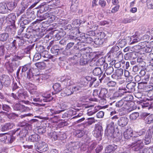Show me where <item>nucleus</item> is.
I'll list each match as a JSON object with an SVG mask.
<instances>
[{
  "instance_id": "1",
  "label": "nucleus",
  "mask_w": 153,
  "mask_h": 153,
  "mask_svg": "<svg viewBox=\"0 0 153 153\" xmlns=\"http://www.w3.org/2000/svg\"><path fill=\"white\" fill-rule=\"evenodd\" d=\"M9 24L10 25L7 26L5 29V31L7 33H3L0 34V41L2 42L6 41L9 38L8 34L13 35L16 32V27L15 24L14 20H9Z\"/></svg>"
},
{
  "instance_id": "2",
  "label": "nucleus",
  "mask_w": 153,
  "mask_h": 153,
  "mask_svg": "<svg viewBox=\"0 0 153 153\" xmlns=\"http://www.w3.org/2000/svg\"><path fill=\"white\" fill-rule=\"evenodd\" d=\"M119 48L117 46H114L110 50L108 53H107V56L108 59L109 60L111 58H113V57L116 56L117 53L118 54L117 56V58L120 57L123 58V54L121 52H117L119 50Z\"/></svg>"
},
{
  "instance_id": "3",
  "label": "nucleus",
  "mask_w": 153,
  "mask_h": 153,
  "mask_svg": "<svg viewBox=\"0 0 153 153\" xmlns=\"http://www.w3.org/2000/svg\"><path fill=\"white\" fill-rule=\"evenodd\" d=\"M131 147L133 150L135 151H140L144 146L143 141L141 140L137 139L135 142L132 143L128 145Z\"/></svg>"
},
{
  "instance_id": "4",
  "label": "nucleus",
  "mask_w": 153,
  "mask_h": 153,
  "mask_svg": "<svg viewBox=\"0 0 153 153\" xmlns=\"http://www.w3.org/2000/svg\"><path fill=\"white\" fill-rule=\"evenodd\" d=\"M96 59V57L92 58L89 53H86L82 55L80 58L79 62L81 65H83L87 64L89 60H91L92 62L95 61Z\"/></svg>"
},
{
  "instance_id": "5",
  "label": "nucleus",
  "mask_w": 153,
  "mask_h": 153,
  "mask_svg": "<svg viewBox=\"0 0 153 153\" xmlns=\"http://www.w3.org/2000/svg\"><path fill=\"white\" fill-rule=\"evenodd\" d=\"M105 134L108 139L109 138H114L117 142L120 141L122 138L121 135L119 134V136L116 137L115 135L114 131L109 129L106 128L105 130Z\"/></svg>"
},
{
  "instance_id": "6",
  "label": "nucleus",
  "mask_w": 153,
  "mask_h": 153,
  "mask_svg": "<svg viewBox=\"0 0 153 153\" xmlns=\"http://www.w3.org/2000/svg\"><path fill=\"white\" fill-rule=\"evenodd\" d=\"M27 78L30 79L33 77L35 80L36 82L37 83H41L43 81V75H34L33 73L30 71H28L27 72Z\"/></svg>"
},
{
  "instance_id": "7",
  "label": "nucleus",
  "mask_w": 153,
  "mask_h": 153,
  "mask_svg": "<svg viewBox=\"0 0 153 153\" xmlns=\"http://www.w3.org/2000/svg\"><path fill=\"white\" fill-rule=\"evenodd\" d=\"M36 150L39 153H42L46 151L48 149V144L45 142L39 143V144L35 147Z\"/></svg>"
},
{
  "instance_id": "8",
  "label": "nucleus",
  "mask_w": 153,
  "mask_h": 153,
  "mask_svg": "<svg viewBox=\"0 0 153 153\" xmlns=\"http://www.w3.org/2000/svg\"><path fill=\"white\" fill-rule=\"evenodd\" d=\"M31 2L30 0H25L21 2V6L19 8V13H23L25 10L30 5Z\"/></svg>"
},
{
  "instance_id": "9",
  "label": "nucleus",
  "mask_w": 153,
  "mask_h": 153,
  "mask_svg": "<svg viewBox=\"0 0 153 153\" xmlns=\"http://www.w3.org/2000/svg\"><path fill=\"white\" fill-rule=\"evenodd\" d=\"M13 132L14 134H16L17 136H19L22 137H25L26 136L28 132L25 128L23 129L18 128L17 129H14L13 130Z\"/></svg>"
},
{
  "instance_id": "10",
  "label": "nucleus",
  "mask_w": 153,
  "mask_h": 153,
  "mask_svg": "<svg viewBox=\"0 0 153 153\" xmlns=\"http://www.w3.org/2000/svg\"><path fill=\"white\" fill-rule=\"evenodd\" d=\"M128 118L126 116L121 117L117 121V124L120 127H125L128 124Z\"/></svg>"
},
{
  "instance_id": "11",
  "label": "nucleus",
  "mask_w": 153,
  "mask_h": 153,
  "mask_svg": "<svg viewBox=\"0 0 153 153\" xmlns=\"http://www.w3.org/2000/svg\"><path fill=\"white\" fill-rule=\"evenodd\" d=\"M17 94L18 95V100L22 101L24 100L27 97L26 92L22 89H20L18 91Z\"/></svg>"
},
{
  "instance_id": "12",
  "label": "nucleus",
  "mask_w": 153,
  "mask_h": 153,
  "mask_svg": "<svg viewBox=\"0 0 153 153\" xmlns=\"http://www.w3.org/2000/svg\"><path fill=\"white\" fill-rule=\"evenodd\" d=\"M15 126V124L11 123H5L1 126V131H5L11 129Z\"/></svg>"
},
{
  "instance_id": "13",
  "label": "nucleus",
  "mask_w": 153,
  "mask_h": 153,
  "mask_svg": "<svg viewBox=\"0 0 153 153\" xmlns=\"http://www.w3.org/2000/svg\"><path fill=\"white\" fill-rule=\"evenodd\" d=\"M105 72L107 75H110L113 72L114 69L113 67L108 66V64L105 63L103 66Z\"/></svg>"
},
{
  "instance_id": "14",
  "label": "nucleus",
  "mask_w": 153,
  "mask_h": 153,
  "mask_svg": "<svg viewBox=\"0 0 153 153\" xmlns=\"http://www.w3.org/2000/svg\"><path fill=\"white\" fill-rule=\"evenodd\" d=\"M133 135V131L130 128L126 129L124 132V137L127 140L130 139L132 137Z\"/></svg>"
},
{
  "instance_id": "15",
  "label": "nucleus",
  "mask_w": 153,
  "mask_h": 153,
  "mask_svg": "<svg viewBox=\"0 0 153 153\" xmlns=\"http://www.w3.org/2000/svg\"><path fill=\"white\" fill-rule=\"evenodd\" d=\"M1 81L3 85L6 87L8 86L10 82V78L7 75H4L2 76Z\"/></svg>"
},
{
  "instance_id": "16",
  "label": "nucleus",
  "mask_w": 153,
  "mask_h": 153,
  "mask_svg": "<svg viewBox=\"0 0 153 153\" xmlns=\"http://www.w3.org/2000/svg\"><path fill=\"white\" fill-rule=\"evenodd\" d=\"M136 83L134 82H131L128 83L126 85V88L128 89V92H132L135 91V86Z\"/></svg>"
},
{
  "instance_id": "17",
  "label": "nucleus",
  "mask_w": 153,
  "mask_h": 153,
  "mask_svg": "<svg viewBox=\"0 0 153 153\" xmlns=\"http://www.w3.org/2000/svg\"><path fill=\"white\" fill-rule=\"evenodd\" d=\"M117 148V146L114 144L108 146L105 149V153H113L114 151Z\"/></svg>"
},
{
  "instance_id": "18",
  "label": "nucleus",
  "mask_w": 153,
  "mask_h": 153,
  "mask_svg": "<svg viewBox=\"0 0 153 153\" xmlns=\"http://www.w3.org/2000/svg\"><path fill=\"white\" fill-rule=\"evenodd\" d=\"M26 108L24 105L16 103L14 106L13 108L15 111H19L22 112L25 111Z\"/></svg>"
},
{
  "instance_id": "19",
  "label": "nucleus",
  "mask_w": 153,
  "mask_h": 153,
  "mask_svg": "<svg viewBox=\"0 0 153 153\" xmlns=\"http://www.w3.org/2000/svg\"><path fill=\"white\" fill-rule=\"evenodd\" d=\"M102 127L100 126H96L94 131V136L96 137H98L101 136L102 131Z\"/></svg>"
},
{
  "instance_id": "20",
  "label": "nucleus",
  "mask_w": 153,
  "mask_h": 153,
  "mask_svg": "<svg viewBox=\"0 0 153 153\" xmlns=\"http://www.w3.org/2000/svg\"><path fill=\"white\" fill-rule=\"evenodd\" d=\"M151 137L152 135L149 132H146L144 139H143L145 144L148 145L151 142Z\"/></svg>"
},
{
  "instance_id": "21",
  "label": "nucleus",
  "mask_w": 153,
  "mask_h": 153,
  "mask_svg": "<svg viewBox=\"0 0 153 153\" xmlns=\"http://www.w3.org/2000/svg\"><path fill=\"white\" fill-rule=\"evenodd\" d=\"M127 102L124 101L123 99L116 103V106L117 107L123 106L124 108H128V107L127 106Z\"/></svg>"
},
{
  "instance_id": "22",
  "label": "nucleus",
  "mask_w": 153,
  "mask_h": 153,
  "mask_svg": "<svg viewBox=\"0 0 153 153\" xmlns=\"http://www.w3.org/2000/svg\"><path fill=\"white\" fill-rule=\"evenodd\" d=\"M82 35V38L81 40L82 42H86L88 43H90L93 41V39L90 37L86 36L85 34L83 33Z\"/></svg>"
},
{
  "instance_id": "23",
  "label": "nucleus",
  "mask_w": 153,
  "mask_h": 153,
  "mask_svg": "<svg viewBox=\"0 0 153 153\" xmlns=\"http://www.w3.org/2000/svg\"><path fill=\"white\" fill-rule=\"evenodd\" d=\"M108 93V90L106 89L102 88L100 91L98 96L101 98L104 99L106 97Z\"/></svg>"
},
{
  "instance_id": "24",
  "label": "nucleus",
  "mask_w": 153,
  "mask_h": 153,
  "mask_svg": "<svg viewBox=\"0 0 153 153\" xmlns=\"http://www.w3.org/2000/svg\"><path fill=\"white\" fill-rule=\"evenodd\" d=\"M40 138V136L38 134H35L29 136L28 140L30 142H37L39 140Z\"/></svg>"
},
{
  "instance_id": "25",
  "label": "nucleus",
  "mask_w": 153,
  "mask_h": 153,
  "mask_svg": "<svg viewBox=\"0 0 153 153\" xmlns=\"http://www.w3.org/2000/svg\"><path fill=\"white\" fill-rule=\"evenodd\" d=\"M8 12L7 5L4 3H0V13H5Z\"/></svg>"
},
{
  "instance_id": "26",
  "label": "nucleus",
  "mask_w": 153,
  "mask_h": 153,
  "mask_svg": "<svg viewBox=\"0 0 153 153\" xmlns=\"http://www.w3.org/2000/svg\"><path fill=\"white\" fill-rule=\"evenodd\" d=\"M41 49H43V51L41 53L42 56L45 58L47 59H51L53 57V56L50 54H48V52L44 50V48L43 46H41L40 47Z\"/></svg>"
},
{
  "instance_id": "27",
  "label": "nucleus",
  "mask_w": 153,
  "mask_h": 153,
  "mask_svg": "<svg viewBox=\"0 0 153 153\" xmlns=\"http://www.w3.org/2000/svg\"><path fill=\"white\" fill-rule=\"evenodd\" d=\"M98 26L97 25H93L92 27V30L87 32L85 35H86V36H94L95 35V33L94 31L93 30H97L98 28Z\"/></svg>"
},
{
  "instance_id": "28",
  "label": "nucleus",
  "mask_w": 153,
  "mask_h": 153,
  "mask_svg": "<svg viewBox=\"0 0 153 153\" xmlns=\"http://www.w3.org/2000/svg\"><path fill=\"white\" fill-rule=\"evenodd\" d=\"M53 88L56 92V94L62 90V88L60 84L58 83H55L53 86Z\"/></svg>"
},
{
  "instance_id": "29",
  "label": "nucleus",
  "mask_w": 153,
  "mask_h": 153,
  "mask_svg": "<svg viewBox=\"0 0 153 153\" xmlns=\"http://www.w3.org/2000/svg\"><path fill=\"white\" fill-rule=\"evenodd\" d=\"M123 70L122 68L118 69L115 71V73L111 76V77L113 78L114 76L117 77L121 76L123 74Z\"/></svg>"
},
{
  "instance_id": "30",
  "label": "nucleus",
  "mask_w": 153,
  "mask_h": 153,
  "mask_svg": "<svg viewBox=\"0 0 153 153\" xmlns=\"http://www.w3.org/2000/svg\"><path fill=\"white\" fill-rule=\"evenodd\" d=\"M81 53H75L74 55L72 57L69 58L70 60L71 61H72V60H75L76 62H77L78 61V60L79 59V58H80L82 56Z\"/></svg>"
},
{
  "instance_id": "31",
  "label": "nucleus",
  "mask_w": 153,
  "mask_h": 153,
  "mask_svg": "<svg viewBox=\"0 0 153 153\" xmlns=\"http://www.w3.org/2000/svg\"><path fill=\"white\" fill-rule=\"evenodd\" d=\"M49 136L53 141L58 140V134L55 131L51 132L49 134Z\"/></svg>"
},
{
  "instance_id": "32",
  "label": "nucleus",
  "mask_w": 153,
  "mask_h": 153,
  "mask_svg": "<svg viewBox=\"0 0 153 153\" xmlns=\"http://www.w3.org/2000/svg\"><path fill=\"white\" fill-rule=\"evenodd\" d=\"M7 117L10 120H13L17 119L18 115L14 113H6Z\"/></svg>"
},
{
  "instance_id": "33",
  "label": "nucleus",
  "mask_w": 153,
  "mask_h": 153,
  "mask_svg": "<svg viewBox=\"0 0 153 153\" xmlns=\"http://www.w3.org/2000/svg\"><path fill=\"white\" fill-rule=\"evenodd\" d=\"M103 72L100 67H96L93 71V74L95 76H99Z\"/></svg>"
},
{
  "instance_id": "34",
  "label": "nucleus",
  "mask_w": 153,
  "mask_h": 153,
  "mask_svg": "<svg viewBox=\"0 0 153 153\" xmlns=\"http://www.w3.org/2000/svg\"><path fill=\"white\" fill-rule=\"evenodd\" d=\"M17 3L14 2H11L7 5L8 10H11L17 6Z\"/></svg>"
},
{
  "instance_id": "35",
  "label": "nucleus",
  "mask_w": 153,
  "mask_h": 153,
  "mask_svg": "<svg viewBox=\"0 0 153 153\" xmlns=\"http://www.w3.org/2000/svg\"><path fill=\"white\" fill-rule=\"evenodd\" d=\"M133 99V96L129 94L126 97L123 98V100H124V101L127 102V106L128 107V105H129L130 104V102Z\"/></svg>"
},
{
  "instance_id": "36",
  "label": "nucleus",
  "mask_w": 153,
  "mask_h": 153,
  "mask_svg": "<svg viewBox=\"0 0 153 153\" xmlns=\"http://www.w3.org/2000/svg\"><path fill=\"white\" fill-rule=\"evenodd\" d=\"M105 41V39L100 38H96L95 39L94 42V43L98 46L102 45Z\"/></svg>"
},
{
  "instance_id": "37",
  "label": "nucleus",
  "mask_w": 153,
  "mask_h": 153,
  "mask_svg": "<svg viewBox=\"0 0 153 153\" xmlns=\"http://www.w3.org/2000/svg\"><path fill=\"white\" fill-rule=\"evenodd\" d=\"M44 98L43 100L46 102H49L51 101L53 99V97L51 96L50 94H45L43 96Z\"/></svg>"
},
{
  "instance_id": "38",
  "label": "nucleus",
  "mask_w": 153,
  "mask_h": 153,
  "mask_svg": "<svg viewBox=\"0 0 153 153\" xmlns=\"http://www.w3.org/2000/svg\"><path fill=\"white\" fill-rule=\"evenodd\" d=\"M142 1L143 2H146V4L148 8L153 9V0H142Z\"/></svg>"
},
{
  "instance_id": "39",
  "label": "nucleus",
  "mask_w": 153,
  "mask_h": 153,
  "mask_svg": "<svg viewBox=\"0 0 153 153\" xmlns=\"http://www.w3.org/2000/svg\"><path fill=\"white\" fill-rule=\"evenodd\" d=\"M35 65L37 68L41 69H44L46 66V64L43 62L36 63Z\"/></svg>"
},
{
  "instance_id": "40",
  "label": "nucleus",
  "mask_w": 153,
  "mask_h": 153,
  "mask_svg": "<svg viewBox=\"0 0 153 153\" xmlns=\"http://www.w3.org/2000/svg\"><path fill=\"white\" fill-rule=\"evenodd\" d=\"M31 64L28 63L22 67V72H25L27 70H28V71H30L31 70Z\"/></svg>"
},
{
  "instance_id": "41",
  "label": "nucleus",
  "mask_w": 153,
  "mask_h": 153,
  "mask_svg": "<svg viewBox=\"0 0 153 153\" xmlns=\"http://www.w3.org/2000/svg\"><path fill=\"white\" fill-rule=\"evenodd\" d=\"M139 113L137 112L133 113L130 114L129 118L131 120H135L139 116Z\"/></svg>"
},
{
  "instance_id": "42",
  "label": "nucleus",
  "mask_w": 153,
  "mask_h": 153,
  "mask_svg": "<svg viewBox=\"0 0 153 153\" xmlns=\"http://www.w3.org/2000/svg\"><path fill=\"white\" fill-rule=\"evenodd\" d=\"M58 140H64L66 138L65 134L63 132H59L58 134Z\"/></svg>"
},
{
  "instance_id": "43",
  "label": "nucleus",
  "mask_w": 153,
  "mask_h": 153,
  "mask_svg": "<svg viewBox=\"0 0 153 153\" xmlns=\"http://www.w3.org/2000/svg\"><path fill=\"white\" fill-rule=\"evenodd\" d=\"M34 45H30L28 46L24 50V52L27 54H30L31 50H32L34 47Z\"/></svg>"
},
{
  "instance_id": "44",
  "label": "nucleus",
  "mask_w": 153,
  "mask_h": 153,
  "mask_svg": "<svg viewBox=\"0 0 153 153\" xmlns=\"http://www.w3.org/2000/svg\"><path fill=\"white\" fill-rule=\"evenodd\" d=\"M142 153H153V147H150L144 148L143 150Z\"/></svg>"
},
{
  "instance_id": "45",
  "label": "nucleus",
  "mask_w": 153,
  "mask_h": 153,
  "mask_svg": "<svg viewBox=\"0 0 153 153\" xmlns=\"http://www.w3.org/2000/svg\"><path fill=\"white\" fill-rule=\"evenodd\" d=\"M122 58H121L120 59V61H119V62H117V63L116 62V60H113L110 63V64H111V65H114V67L116 68H119L121 66V63L120 62V61H121L122 60Z\"/></svg>"
},
{
  "instance_id": "46",
  "label": "nucleus",
  "mask_w": 153,
  "mask_h": 153,
  "mask_svg": "<svg viewBox=\"0 0 153 153\" xmlns=\"http://www.w3.org/2000/svg\"><path fill=\"white\" fill-rule=\"evenodd\" d=\"M8 134H0V140L2 142H4L6 140H7Z\"/></svg>"
},
{
  "instance_id": "47",
  "label": "nucleus",
  "mask_w": 153,
  "mask_h": 153,
  "mask_svg": "<svg viewBox=\"0 0 153 153\" xmlns=\"http://www.w3.org/2000/svg\"><path fill=\"white\" fill-rule=\"evenodd\" d=\"M146 122L148 124H150L153 122V114H151L148 116L146 120Z\"/></svg>"
},
{
  "instance_id": "48",
  "label": "nucleus",
  "mask_w": 153,
  "mask_h": 153,
  "mask_svg": "<svg viewBox=\"0 0 153 153\" xmlns=\"http://www.w3.org/2000/svg\"><path fill=\"white\" fill-rule=\"evenodd\" d=\"M98 81L97 80V79L94 78H92V80L90 82V85L91 86L93 85L94 86H97L98 85Z\"/></svg>"
},
{
  "instance_id": "49",
  "label": "nucleus",
  "mask_w": 153,
  "mask_h": 153,
  "mask_svg": "<svg viewBox=\"0 0 153 153\" xmlns=\"http://www.w3.org/2000/svg\"><path fill=\"white\" fill-rule=\"evenodd\" d=\"M110 78L109 77H106L105 74H104L102 77L99 79V80L100 82H102V80H103V82L104 83H106L108 82L110 80Z\"/></svg>"
},
{
  "instance_id": "50",
  "label": "nucleus",
  "mask_w": 153,
  "mask_h": 153,
  "mask_svg": "<svg viewBox=\"0 0 153 153\" xmlns=\"http://www.w3.org/2000/svg\"><path fill=\"white\" fill-rule=\"evenodd\" d=\"M127 42L126 39H123L119 42L118 45L120 48H122L126 45Z\"/></svg>"
},
{
  "instance_id": "51",
  "label": "nucleus",
  "mask_w": 153,
  "mask_h": 153,
  "mask_svg": "<svg viewBox=\"0 0 153 153\" xmlns=\"http://www.w3.org/2000/svg\"><path fill=\"white\" fill-rule=\"evenodd\" d=\"M57 46H55L51 48V52L55 55L58 54V53L59 50V49L57 48Z\"/></svg>"
},
{
  "instance_id": "52",
  "label": "nucleus",
  "mask_w": 153,
  "mask_h": 153,
  "mask_svg": "<svg viewBox=\"0 0 153 153\" xmlns=\"http://www.w3.org/2000/svg\"><path fill=\"white\" fill-rule=\"evenodd\" d=\"M46 4V2H43L39 6L37 7H36V9L40 8L41 9L40 10L41 12L42 11V12L45 11L46 10L45 8V6Z\"/></svg>"
},
{
  "instance_id": "53",
  "label": "nucleus",
  "mask_w": 153,
  "mask_h": 153,
  "mask_svg": "<svg viewBox=\"0 0 153 153\" xmlns=\"http://www.w3.org/2000/svg\"><path fill=\"white\" fill-rule=\"evenodd\" d=\"M42 54L39 53H36L33 56V60L36 61L40 59L41 57Z\"/></svg>"
},
{
  "instance_id": "54",
  "label": "nucleus",
  "mask_w": 153,
  "mask_h": 153,
  "mask_svg": "<svg viewBox=\"0 0 153 153\" xmlns=\"http://www.w3.org/2000/svg\"><path fill=\"white\" fill-rule=\"evenodd\" d=\"M73 51L74 50H71L70 49L66 48L64 53L66 56H70L73 53Z\"/></svg>"
},
{
  "instance_id": "55",
  "label": "nucleus",
  "mask_w": 153,
  "mask_h": 153,
  "mask_svg": "<svg viewBox=\"0 0 153 153\" xmlns=\"http://www.w3.org/2000/svg\"><path fill=\"white\" fill-rule=\"evenodd\" d=\"M134 53L133 52H131L129 53H127L125 56V58H128V59H132L134 58L133 56L134 55Z\"/></svg>"
},
{
  "instance_id": "56",
  "label": "nucleus",
  "mask_w": 153,
  "mask_h": 153,
  "mask_svg": "<svg viewBox=\"0 0 153 153\" xmlns=\"http://www.w3.org/2000/svg\"><path fill=\"white\" fill-rule=\"evenodd\" d=\"M144 89L146 91H151L153 90V86L151 85H145L144 87Z\"/></svg>"
},
{
  "instance_id": "57",
  "label": "nucleus",
  "mask_w": 153,
  "mask_h": 153,
  "mask_svg": "<svg viewBox=\"0 0 153 153\" xmlns=\"http://www.w3.org/2000/svg\"><path fill=\"white\" fill-rule=\"evenodd\" d=\"M142 50L146 53H149L152 51V48L150 46L146 45L143 48Z\"/></svg>"
},
{
  "instance_id": "58",
  "label": "nucleus",
  "mask_w": 153,
  "mask_h": 153,
  "mask_svg": "<svg viewBox=\"0 0 153 153\" xmlns=\"http://www.w3.org/2000/svg\"><path fill=\"white\" fill-rule=\"evenodd\" d=\"M107 85L109 87H114L116 85V82L112 81H108L107 83Z\"/></svg>"
},
{
  "instance_id": "59",
  "label": "nucleus",
  "mask_w": 153,
  "mask_h": 153,
  "mask_svg": "<svg viewBox=\"0 0 153 153\" xmlns=\"http://www.w3.org/2000/svg\"><path fill=\"white\" fill-rule=\"evenodd\" d=\"M6 50L3 46H0V56H3L6 53Z\"/></svg>"
},
{
  "instance_id": "60",
  "label": "nucleus",
  "mask_w": 153,
  "mask_h": 153,
  "mask_svg": "<svg viewBox=\"0 0 153 153\" xmlns=\"http://www.w3.org/2000/svg\"><path fill=\"white\" fill-rule=\"evenodd\" d=\"M64 92L66 96H69L73 94V91L70 89L66 88L64 90Z\"/></svg>"
},
{
  "instance_id": "61",
  "label": "nucleus",
  "mask_w": 153,
  "mask_h": 153,
  "mask_svg": "<svg viewBox=\"0 0 153 153\" xmlns=\"http://www.w3.org/2000/svg\"><path fill=\"white\" fill-rule=\"evenodd\" d=\"M7 141L10 143H12L15 140V137L12 135L8 134Z\"/></svg>"
},
{
  "instance_id": "62",
  "label": "nucleus",
  "mask_w": 153,
  "mask_h": 153,
  "mask_svg": "<svg viewBox=\"0 0 153 153\" xmlns=\"http://www.w3.org/2000/svg\"><path fill=\"white\" fill-rule=\"evenodd\" d=\"M97 110L96 109H89L88 110L87 114L89 116H91L95 113Z\"/></svg>"
},
{
  "instance_id": "63",
  "label": "nucleus",
  "mask_w": 153,
  "mask_h": 153,
  "mask_svg": "<svg viewBox=\"0 0 153 153\" xmlns=\"http://www.w3.org/2000/svg\"><path fill=\"white\" fill-rule=\"evenodd\" d=\"M126 88H120L118 90V91L119 92L120 95L122 97L123 95H124V94L126 93Z\"/></svg>"
},
{
  "instance_id": "64",
  "label": "nucleus",
  "mask_w": 153,
  "mask_h": 153,
  "mask_svg": "<svg viewBox=\"0 0 153 153\" xmlns=\"http://www.w3.org/2000/svg\"><path fill=\"white\" fill-rule=\"evenodd\" d=\"M2 107L3 110L7 112L9 111L11 109V108L10 106L6 104H3Z\"/></svg>"
}]
</instances>
